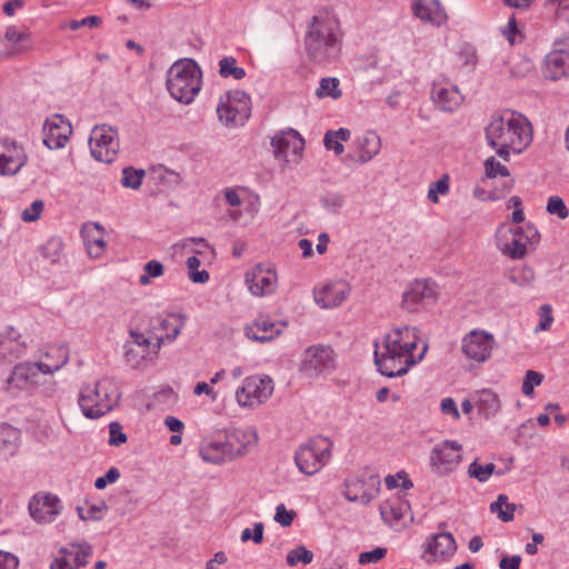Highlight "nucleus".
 Returning a JSON list of instances; mask_svg holds the SVG:
<instances>
[{"label": "nucleus", "instance_id": "5fc2aeb1", "mask_svg": "<svg viewBox=\"0 0 569 569\" xmlns=\"http://www.w3.org/2000/svg\"><path fill=\"white\" fill-rule=\"evenodd\" d=\"M44 208V202L41 199L34 200L29 208L21 212V220L24 222H36L40 219Z\"/></svg>", "mask_w": 569, "mask_h": 569}, {"label": "nucleus", "instance_id": "603ef678", "mask_svg": "<svg viewBox=\"0 0 569 569\" xmlns=\"http://www.w3.org/2000/svg\"><path fill=\"white\" fill-rule=\"evenodd\" d=\"M102 23V19L98 16H89L80 20H70L68 22H63L60 28L66 29L70 28L71 30H78L83 27L88 28H98Z\"/></svg>", "mask_w": 569, "mask_h": 569}, {"label": "nucleus", "instance_id": "412c9836", "mask_svg": "<svg viewBox=\"0 0 569 569\" xmlns=\"http://www.w3.org/2000/svg\"><path fill=\"white\" fill-rule=\"evenodd\" d=\"M27 351V343L13 327H7L0 333V365H9L21 358Z\"/></svg>", "mask_w": 569, "mask_h": 569}, {"label": "nucleus", "instance_id": "a19ab883", "mask_svg": "<svg viewBox=\"0 0 569 569\" xmlns=\"http://www.w3.org/2000/svg\"><path fill=\"white\" fill-rule=\"evenodd\" d=\"M219 76L221 78H232L234 80H241L246 77V70L239 67L237 59L231 56L223 57L219 60Z\"/></svg>", "mask_w": 569, "mask_h": 569}, {"label": "nucleus", "instance_id": "a211bd4d", "mask_svg": "<svg viewBox=\"0 0 569 569\" xmlns=\"http://www.w3.org/2000/svg\"><path fill=\"white\" fill-rule=\"evenodd\" d=\"M146 332L149 331L138 327L132 328L129 331L131 341H129L124 347V359L126 362L132 368L142 366L144 362L150 361L152 357L158 353L157 351H153L151 340L147 338Z\"/></svg>", "mask_w": 569, "mask_h": 569}, {"label": "nucleus", "instance_id": "338daca9", "mask_svg": "<svg viewBox=\"0 0 569 569\" xmlns=\"http://www.w3.org/2000/svg\"><path fill=\"white\" fill-rule=\"evenodd\" d=\"M19 559L16 555L0 550V569H17Z\"/></svg>", "mask_w": 569, "mask_h": 569}, {"label": "nucleus", "instance_id": "7c9ffc66", "mask_svg": "<svg viewBox=\"0 0 569 569\" xmlns=\"http://www.w3.org/2000/svg\"><path fill=\"white\" fill-rule=\"evenodd\" d=\"M287 325L288 322H248L244 335L252 341L268 342L279 337Z\"/></svg>", "mask_w": 569, "mask_h": 569}, {"label": "nucleus", "instance_id": "c9c22d12", "mask_svg": "<svg viewBox=\"0 0 569 569\" xmlns=\"http://www.w3.org/2000/svg\"><path fill=\"white\" fill-rule=\"evenodd\" d=\"M4 40L11 44L13 52L19 54L32 50V39L30 32L21 30L17 26H9L4 31Z\"/></svg>", "mask_w": 569, "mask_h": 569}, {"label": "nucleus", "instance_id": "a18cd8bd", "mask_svg": "<svg viewBox=\"0 0 569 569\" xmlns=\"http://www.w3.org/2000/svg\"><path fill=\"white\" fill-rule=\"evenodd\" d=\"M317 96L320 98L331 97L332 99H339L342 96L339 89V80L335 77L322 78L317 89Z\"/></svg>", "mask_w": 569, "mask_h": 569}, {"label": "nucleus", "instance_id": "9b49d317", "mask_svg": "<svg viewBox=\"0 0 569 569\" xmlns=\"http://www.w3.org/2000/svg\"><path fill=\"white\" fill-rule=\"evenodd\" d=\"M219 120L227 126H242L251 114V99L242 90L228 91L217 107Z\"/></svg>", "mask_w": 569, "mask_h": 569}, {"label": "nucleus", "instance_id": "052dcab7", "mask_svg": "<svg viewBox=\"0 0 569 569\" xmlns=\"http://www.w3.org/2000/svg\"><path fill=\"white\" fill-rule=\"evenodd\" d=\"M263 530L264 526L262 522H256L253 526V533H251L250 528H246L241 532V541L247 542L252 540L256 545H259L263 540Z\"/></svg>", "mask_w": 569, "mask_h": 569}, {"label": "nucleus", "instance_id": "f704fd0d", "mask_svg": "<svg viewBox=\"0 0 569 569\" xmlns=\"http://www.w3.org/2000/svg\"><path fill=\"white\" fill-rule=\"evenodd\" d=\"M246 281L250 292L254 296L271 293L276 287V273L257 269L247 273Z\"/></svg>", "mask_w": 569, "mask_h": 569}, {"label": "nucleus", "instance_id": "9d476101", "mask_svg": "<svg viewBox=\"0 0 569 569\" xmlns=\"http://www.w3.org/2000/svg\"><path fill=\"white\" fill-rule=\"evenodd\" d=\"M337 367V355L328 345L308 347L300 360L299 370L309 378H316L333 371Z\"/></svg>", "mask_w": 569, "mask_h": 569}, {"label": "nucleus", "instance_id": "393cba45", "mask_svg": "<svg viewBox=\"0 0 569 569\" xmlns=\"http://www.w3.org/2000/svg\"><path fill=\"white\" fill-rule=\"evenodd\" d=\"M274 156L277 158L287 159L290 153L299 154L305 147V141L295 129L281 132L271 139Z\"/></svg>", "mask_w": 569, "mask_h": 569}, {"label": "nucleus", "instance_id": "cd10ccee", "mask_svg": "<svg viewBox=\"0 0 569 569\" xmlns=\"http://www.w3.org/2000/svg\"><path fill=\"white\" fill-rule=\"evenodd\" d=\"M543 74L550 80H560L569 76V50L557 48L545 58Z\"/></svg>", "mask_w": 569, "mask_h": 569}, {"label": "nucleus", "instance_id": "2f4dec72", "mask_svg": "<svg viewBox=\"0 0 569 569\" xmlns=\"http://www.w3.org/2000/svg\"><path fill=\"white\" fill-rule=\"evenodd\" d=\"M473 400L478 413L485 419L496 417L501 410L499 395L491 389H480L473 392Z\"/></svg>", "mask_w": 569, "mask_h": 569}, {"label": "nucleus", "instance_id": "dca6fc26", "mask_svg": "<svg viewBox=\"0 0 569 569\" xmlns=\"http://www.w3.org/2000/svg\"><path fill=\"white\" fill-rule=\"evenodd\" d=\"M28 154L22 144L10 137L0 139V176H16L27 164Z\"/></svg>", "mask_w": 569, "mask_h": 569}, {"label": "nucleus", "instance_id": "3c124183", "mask_svg": "<svg viewBox=\"0 0 569 569\" xmlns=\"http://www.w3.org/2000/svg\"><path fill=\"white\" fill-rule=\"evenodd\" d=\"M322 207L330 213H338L345 206V197L338 192H327L320 198Z\"/></svg>", "mask_w": 569, "mask_h": 569}, {"label": "nucleus", "instance_id": "473e14b6", "mask_svg": "<svg viewBox=\"0 0 569 569\" xmlns=\"http://www.w3.org/2000/svg\"><path fill=\"white\" fill-rule=\"evenodd\" d=\"M201 458L210 463L220 465L224 461L236 459L234 453L227 440H211L200 447Z\"/></svg>", "mask_w": 569, "mask_h": 569}, {"label": "nucleus", "instance_id": "f8f14e48", "mask_svg": "<svg viewBox=\"0 0 569 569\" xmlns=\"http://www.w3.org/2000/svg\"><path fill=\"white\" fill-rule=\"evenodd\" d=\"M92 157L101 162L110 163L119 151L118 131L110 126H96L89 139Z\"/></svg>", "mask_w": 569, "mask_h": 569}, {"label": "nucleus", "instance_id": "774afa93", "mask_svg": "<svg viewBox=\"0 0 569 569\" xmlns=\"http://www.w3.org/2000/svg\"><path fill=\"white\" fill-rule=\"evenodd\" d=\"M143 271H146L151 278H159L163 274L164 267L158 260H150L143 266Z\"/></svg>", "mask_w": 569, "mask_h": 569}, {"label": "nucleus", "instance_id": "2eb2a0df", "mask_svg": "<svg viewBox=\"0 0 569 569\" xmlns=\"http://www.w3.org/2000/svg\"><path fill=\"white\" fill-rule=\"evenodd\" d=\"M495 346L496 341L491 333L476 329L462 338L461 351L467 359L481 363L491 357Z\"/></svg>", "mask_w": 569, "mask_h": 569}, {"label": "nucleus", "instance_id": "680f3d73", "mask_svg": "<svg viewBox=\"0 0 569 569\" xmlns=\"http://www.w3.org/2000/svg\"><path fill=\"white\" fill-rule=\"evenodd\" d=\"M295 517L296 512L293 510H287L284 505L281 503L277 506L274 521L281 525L282 527L291 526Z\"/></svg>", "mask_w": 569, "mask_h": 569}, {"label": "nucleus", "instance_id": "c85d7f7f", "mask_svg": "<svg viewBox=\"0 0 569 569\" xmlns=\"http://www.w3.org/2000/svg\"><path fill=\"white\" fill-rule=\"evenodd\" d=\"M381 518L390 526L397 529L406 526L407 518L410 516V506L400 498L389 499L380 506Z\"/></svg>", "mask_w": 569, "mask_h": 569}, {"label": "nucleus", "instance_id": "09e8293b", "mask_svg": "<svg viewBox=\"0 0 569 569\" xmlns=\"http://www.w3.org/2000/svg\"><path fill=\"white\" fill-rule=\"evenodd\" d=\"M449 190V176L442 174L437 181L430 183L427 198L432 203H438L439 194L445 196Z\"/></svg>", "mask_w": 569, "mask_h": 569}, {"label": "nucleus", "instance_id": "49530a36", "mask_svg": "<svg viewBox=\"0 0 569 569\" xmlns=\"http://www.w3.org/2000/svg\"><path fill=\"white\" fill-rule=\"evenodd\" d=\"M313 560V553L308 550L305 546H298L287 553L286 561L290 567H295L298 563L309 565Z\"/></svg>", "mask_w": 569, "mask_h": 569}, {"label": "nucleus", "instance_id": "ddd939ff", "mask_svg": "<svg viewBox=\"0 0 569 569\" xmlns=\"http://www.w3.org/2000/svg\"><path fill=\"white\" fill-rule=\"evenodd\" d=\"M462 460V446L455 440L436 445L429 456L432 471L440 476L452 472Z\"/></svg>", "mask_w": 569, "mask_h": 569}, {"label": "nucleus", "instance_id": "4d7b16f0", "mask_svg": "<svg viewBox=\"0 0 569 569\" xmlns=\"http://www.w3.org/2000/svg\"><path fill=\"white\" fill-rule=\"evenodd\" d=\"M547 211L550 214H556L560 219H566L569 216L565 201L558 196H551L548 199Z\"/></svg>", "mask_w": 569, "mask_h": 569}, {"label": "nucleus", "instance_id": "79ce46f5", "mask_svg": "<svg viewBox=\"0 0 569 569\" xmlns=\"http://www.w3.org/2000/svg\"><path fill=\"white\" fill-rule=\"evenodd\" d=\"M63 250V242L58 237H52L40 247L42 257L51 263H57Z\"/></svg>", "mask_w": 569, "mask_h": 569}, {"label": "nucleus", "instance_id": "72a5a7b5", "mask_svg": "<svg viewBox=\"0 0 569 569\" xmlns=\"http://www.w3.org/2000/svg\"><path fill=\"white\" fill-rule=\"evenodd\" d=\"M431 99L437 108L443 112H452L459 108L462 102V96L457 87L445 88L433 84Z\"/></svg>", "mask_w": 569, "mask_h": 569}, {"label": "nucleus", "instance_id": "13d9d810", "mask_svg": "<svg viewBox=\"0 0 569 569\" xmlns=\"http://www.w3.org/2000/svg\"><path fill=\"white\" fill-rule=\"evenodd\" d=\"M485 169L488 178H496L498 174L501 177H508L510 174L508 168L497 161L493 157H490L485 161Z\"/></svg>", "mask_w": 569, "mask_h": 569}, {"label": "nucleus", "instance_id": "0e129e2a", "mask_svg": "<svg viewBox=\"0 0 569 569\" xmlns=\"http://www.w3.org/2000/svg\"><path fill=\"white\" fill-rule=\"evenodd\" d=\"M120 478V472L117 468H110L104 476L99 477L94 481V487L99 490L104 489L109 483H114Z\"/></svg>", "mask_w": 569, "mask_h": 569}, {"label": "nucleus", "instance_id": "aec40b11", "mask_svg": "<svg viewBox=\"0 0 569 569\" xmlns=\"http://www.w3.org/2000/svg\"><path fill=\"white\" fill-rule=\"evenodd\" d=\"M456 551L457 543L451 533H436L427 539L423 549V558L427 562L447 561Z\"/></svg>", "mask_w": 569, "mask_h": 569}, {"label": "nucleus", "instance_id": "6e6552de", "mask_svg": "<svg viewBox=\"0 0 569 569\" xmlns=\"http://www.w3.org/2000/svg\"><path fill=\"white\" fill-rule=\"evenodd\" d=\"M380 485V477L366 468L345 480L342 495L351 502L367 505L377 497Z\"/></svg>", "mask_w": 569, "mask_h": 569}, {"label": "nucleus", "instance_id": "4468645a", "mask_svg": "<svg viewBox=\"0 0 569 569\" xmlns=\"http://www.w3.org/2000/svg\"><path fill=\"white\" fill-rule=\"evenodd\" d=\"M439 297V286L432 279H417L403 292L402 305L410 312L418 311L436 303Z\"/></svg>", "mask_w": 569, "mask_h": 569}, {"label": "nucleus", "instance_id": "ea45409f", "mask_svg": "<svg viewBox=\"0 0 569 569\" xmlns=\"http://www.w3.org/2000/svg\"><path fill=\"white\" fill-rule=\"evenodd\" d=\"M516 509L517 506L509 502L506 495H499L497 500L490 505L491 512L496 513L503 522H509L515 518Z\"/></svg>", "mask_w": 569, "mask_h": 569}, {"label": "nucleus", "instance_id": "c03bdc74", "mask_svg": "<svg viewBox=\"0 0 569 569\" xmlns=\"http://www.w3.org/2000/svg\"><path fill=\"white\" fill-rule=\"evenodd\" d=\"M146 176L143 169H134L132 167H126L122 170L121 184L124 188L137 190L141 187L142 179Z\"/></svg>", "mask_w": 569, "mask_h": 569}, {"label": "nucleus", "instance_id": "f03ea898", "mask_svg": "<svg viewBox=\"0 0 569 569\" xmlns=\"http://www.w3.org/2000/svg\"><path fill=\"white\" fill-rule=\"evenodd\" d=\"M337 26L330 20L311 18L305 36V49L310 60L316 63L335 61L341 53V39L336 32Z\"/></svg>", "mask_w": 569, "mask_h": 569}, {"label": "nucleus", "instance_id": "4be33fe9", "mask_svg": "<svg viewBox=\"0 0 569 569\" xmlns=\"http://www.w3.org/2000/svg\"><path fill=\"white\" fill-rule=\"evenodd\" d=\"M71 124L61 114H54L43 124V143L51 150L64 147L71 134Z\"/></svg>", "mask_w": 569, "mask_h": 569}, {"label": "nucleus", "instance_id": "bf43d9fd", "mask_svg": "<svg viewBox=\"0 0 569 569\" xmlns=\"http://www.w3.org/2000/svg\"><path fill=\"white\" fill-rule=\"evenodd\" d=\"M109 446L118 447L127 442V435L122 431V426L118 421H113L109 425Z\"/></svg>", "mask_w": 569, "mask_h": 569}, {"label": "nucleus", "instance_id": "58836bf2", "mask_svg": "<svg viewBox=\"0 0 569 569\" xmlns=\"http://www.w3.org/2000/svg\"><path fill=\"white\" fill-rule=\"evenodd\" d=\"M97 230V231H100L101 230V227L100 224L98 223H87L82 227L81 229V233L84 238V241H86V244L88 247V253L91 256V257H99L101 251L104 249L106 247V241L102 239V237H90L89 233L91 230Z\"/></svg>", "mask_w": 569, "mask_h": 569}, {"label": "nucleus", "instance_id": "e2e57ef3", "mask_svg": "<svg viewBox=\"0 0 569 569\" xmlns=\"http://www.w3.org/2000/svg\"><path fill=\"white\" fill-rule=\"evenodd\" d=\"M387 553V549L377 547L373 550L365 551L359 555V562L361 565L376 563L380 561Z\"/></svg>", "mask_w": 569, "mask_h": 569}, {"label": "nucleus", "instance_id": "5701e85b", "mask_svg": "<svg viewBox=\"0 0 569 569\" xmlns=\"http://www.w3.org/2000/svg\"><path fill=\"white\" fill-rule=\"evenodd\" d=\"M138 328L149 331L146 332L147 338L157 352L161 345L172 342L181 331V326L176 322H140Z\"/></svg>", "mask_w": 569, "mask_h": 569}, {"label": "nucleus", "instance_id": "20e7f679", "mask_svg": "<svg viewBox=\"0 0 569 569\" xmlns=\"http://www.w3.org/2000/svg\"><path fill=\"white\" fill-rule=\"evenodd\" d=\"M528 127L527 120L520 116H493L486 127V139L489 146L513 147V152L519 153L530 142Z\"/></svg>", "mask_w": 569, "mask_h": 569}, {"label": "nucleus", "instance_id": "0eeeda50", "mask_svg": "<svg viewBox=\"0 0 569 569\" xmlns=\"http://www.w3.org/2000/svg\"><path fill=\"white\" fill-rule=\"evenodd\" d=\"M64 360L66 355L60 353L57 365H51L48 361H23L17 363L12 368L10 376L7 378L4 388L7 391H10L12 389L24 390L34 386L38 383L39 373H54L63 367Z\"/></svg>", "mask_w": 569, "mask_h": 569}, {"label": "nucleus", "instance_id": "b1692460", "mask_svg": "<svg viewBox=\"0 0 569 569\" xmlns=\"http://www.w3.org/2000/svg\"><path fill=\"white\" fill-rule=\"evenodd\" d=\"M512 239L509 243L500 247L501 252L510 259H522L527 253V243L532 242L533 238L538 237V231L532 226L516 227L510 230Z\"/></svg>", "mask_w": 569, "mask_h": 569}, {"label": "nucleus", "instance_id": "69168bd1", "mask_svg": "<svg viewBox=\"0 0 569 569\" xmlns=\"http://www.w3.org/2000/svg\"><path fill=\"white\" fill-rule=\"evenodd\" d=\"M440 410L443 415L450 416L453 420L460 419V412L455 400L450 397L443 398L440 402Z\"/></svg>", "mask_w": 569, "mask_h": 569}, {"label": "nucleus", "instance_id": "8fccbe9b", "mask_svg": "<svg viewBox=\"0 0 569 569\" xmlns=\"http://www.w3.org/2000/svg\"><path fill=\"white\" fill-rule=\"evenodd\" d=\"M495 471L496 466L493 463L490 462L481 466L477 460L471 462L468 468V475L471 478L477 479L479 482H486Z\"/></svg>", "mask_w": 569, "mask_h": 569}, {"label": "nucleus", "instance_id": "1a4fd4ad", "mask_svg": "<svg viewBox=\"0 0 569 569\" xmlns=\"http://www.w3.org/2000/svg\"><path fill=\"white\" fill-rule=\"evenodd\" d=\"M273 389L274 385L269 376L252 375L236 390V401L241 408L254 409L272 396Z\"/></svg>", "mask_w": 569, "mask_h": 569}, {"label": "nucleus", "instance_id": "6ab92c4d", "mask_svg": "<svg viewBox=\"0 0 569 569\" xmlns=\"http://www.w3.org/2000/svg\"><path fill=\"white\" fill-rule=\"evenodd\" d=\"M60 499L52 493H36L29 501L28 509L31 518L38 523L54 521L61 511Z\"/></svg>", "mask_w": 569, "mask_h": 569}, {"label": "nucleus", "instance_id": "f257e3e1", "mask_svg": "<svg viewBox=\"0 0 569 569\" xmlns=\"http://www.w3.org/2000/svg\"><path fill=\"white\" fill-rule=\"evenodd\" d=\"M375 365L386 377L395 378L406 375L419 363L428 350V345L419 337L416 327L403 325L389 331L382 340V348L375 343Z\"/></svg>", "mask_w": 569, "mask_h": 569}, {"label": "nucleus", "instance_id": "423d86ee", "mask_svg": "<svg viewBox=\"0 0 569 569\" xmlns=\"http://www.w3.org/2000/svg\"><path fill=\"white\" fill-rule=\"evenodd\" d=\"M332 442L325 437H316L302 443L296 451L295 461L300 472L313 476L330 460Z\"/></svg>", "mask_w": 569, "mask_h": 569}, {"label": "nucleus", "instance_id": "f3484780", "mask_svg": "<svg viewBox=\"0 0 569 569\" xmlns=\"http://www.w3.org/2000/svg\"><path fill=\"white\" fill-rule=\"evenodd\" d=\"M92 555L93 548L90 543L72 542L59 550L50 563V569H80L89 563Z\"/></svg>", "mask_w": 569, "mask_h": 569}, {"label": "nucleus", "instance_id": "864d4df0", "mask_svg": "<svg viewBox=\"0 0 569 569\" xmlns=\"http://www.w3.org/2000/svg\"><path fill=\"white\" fill-rule=\"evenodd\" d=\"M502 34L511 46L520 43L523 40V34L518 29L515 16L509 18L507 26L502 29Z\"/></svg>", "mask_w": 569, "mask_h": 569}, {"label": "nucleus", "instance_id": "39448f33", "mask_svg": "<svg viewBox=\"0 0 569 569\" xmlns=\"http://www.w3.org/2000/svg\"><path fill=\"white\" fill-rule=\"evenodd\" d=\"M200 87V69L193 60L177 61L168 70L167 89L177 101L190 103Z\"/></svg>", "mask_w": 569, "mask_h": 569}, {"label": "nucleus", "instance_id": "4c0bfd02", "mask_svg": "<svg viewBox=\"0 0 569 569\" xmlns=\"http://www.w3.org/2000/svg\"><path fill=\"white\" fill-rule=\"evenodd\" d=\"M19 440V431L10 425L0 426V455L11 457L14 455Z\"/></svg>", "mask_w": 569, "mask_h": 569}, {"label": "nucleus", "instance_id": "6e6d98bb", "mask_svg": "<svg viewBox=\"0 0 569 569\" xmlns=\"http://www.w3.org/2000/svg\"><path fill=\"white\" fill-rule=\"evenodd\" d=\"M60 353L66 355V360L63 361L64 366L69 360V350L63 345L49 347L39 361H48L51 365H57Z\"/></svg>", "mask_w": 569, "mask_h": 569}, {"label": "nucleus", "instance_id": "a878e982", "mask_svg": "<svg viewBox=\"0 0 569 569\" xmlns=\"http://www.w3.org/2000/svg\"><path fill=\"white\" fill-rule=\"evenodd\" d=\"M350 293V286L345 281H337L315 290V301L321 308H335L347 299Z\"/></svg>", "mask_w": 569, "mask_h": 569}, {"label": "nucleus", "instance_id": "bb28decb", "mask_svg": "<svg viewBox=\"0 0 569 569\" xmlns=\"http://www.w3.org/2000/svg\"><path fill=\"white\" fill-rule=\"evenodd\" d=\"M413 14L425 22L440 27L448 20L445 8L439 0H413Z\"/></svg>", "mask_w": 569, "mask_h": 569}, {"label": "nucleus", "instance_id": "de8ad7c7", "mask_svg": "<svg viewBox=\"0 0 569 569\" xmlns=\"http://www.w3.org/2000/svg\"><path fill=\"white\" fill-rule=\"evenodd\" d=\"M543 375L535 370H527L522 381L521 391L528 398H533L535 388L543 381Z\"/></svg>", "mask_w": 569, "mask_h": 569}, {"label": "nucleus", "instance_id": "37998d69", "mask_svg": "<svg viewBox=\"0 0 569 569\" xmlns=\"http://www.w3.org/2000/svg\"><path fill=\"white\" fill-rule=\"evenodd\" d=\"M508 279L521 288H531L535 282V272L529 267H522L510 271Z\"/></svg>", "mask_w": 569, "mask_h": 569}, {"label": "nucleus", "instance_id": "e433bc0d", "mask_svg": "<svg viewBox=\"0 0 569 569\" xmlns=\"http://www.w3.org/2000/svg\"><path fill=\"white\" fill-rule=\"evenodd\" d=\"M381 148L379 136L375 132H367L365 136L358 138V162L366 163L370 161Z\"/></svg>", "mask_w": 569, "mask_h": 569}, {"label": "nucleus", "instance_id": "7ed1b4c3", "mask_svg": "<svg viewBox=\"0 0 569 569\" xmlns=\"http://www.w3.org/2000/svg\"><path fill=\"white\" fill-rule=\"evenodd\" d=\"M120 396L118 383L106 377L93 385L82 387L78 403L86 418L98 419L118 405Z\"/></svg>", "mask_w": 569, "mask_h": 569}, {"label": "nucleus", "instance_id": "c756f323", "mask_svg": "<svg viewBox=\"0 0 569 569\" xmlns=\"http://www.w3.org/2000/svg\"><path fill=\"white\" fill-rule=\"evenodd\" d=\"M234 457L244 456L258 442V432L253 427L236 428L226 438Z\"/></svg>", "mask_w": 569, "mask_h": 569}]
</instances>
